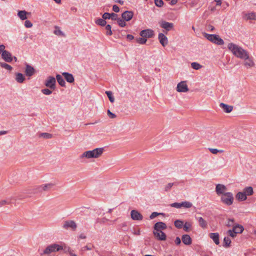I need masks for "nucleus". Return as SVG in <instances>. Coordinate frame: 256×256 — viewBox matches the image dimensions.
Returning <instances> with one entry per match:
<instances>
[{"instance_id":"1","label":"nucleus","mask_w":256,"mask_h":256,"mask_svg":"<svg viewBox=\"0 0 256 256\" xmlns=\"http://www.w3.org/2000/svg\"><path fill=\"white\" fill-rule=\"evenodd\" d=\"M228 48L234 56L238 58L242 59L248 58V52L238 45L234 43H229Z\"/></svg>"},{"instance_id":"2","label":"nucleus","mask_w":256,"mask_h":256,"mask_svg":"<svg viewBox=\"0 0 256 256\" xmlns=\"http://www.w3.org/2000/svg\"><path fill=\"white\" fill-rule=\"evenodd\" d=\"M104 148H96L92 150H88L84 152L80 156L81 158H99L104 152Z\"/></svg>"},{"instance_id":"3","label":"nucleus","mask_w":256,"mask_h":256,"mask_svg":"<svg viewBox=\"0 0 256 256\" xmlns=\"http://www.w3.org/2000/svg\"><path fill=\"white\" fill-rule=\"evenodd\" d=\"M63 249L62 246L56 244H53L48 246L43 251L42 254L48 255L52 252H58Z\"/></svg>"},{"instance_id":"4","label":"nucleus","mask_w":256,"mask_h":256,"mask_svg":"<svg viewBox=\"0 0 256 256\" xmlns=\"http://www.w3.org/2000/svg\"><path fill=\"white\" fill-rule=\"evenodd\" d=\"M204 36L208 40L218 45H222L224 42L218 35L204 34Z\"/></svg>"},{"instance_id":"5","label":"nucleus","mask_w":256,"mask_h":256,"mask_svg":"<svg viewBox=\"0 0 256 256\" xmlns=\"http://www.w3.org/2000/svg\"><path fill=\"white\" fill-rule=\"evenodd\" d=\"M234 199L233 194L230 192L224 194L220 198L222 202L227 206L232 205L234 202Z\"/></svg>"},{"instance_id":"6","label":"nucleus","mask_w":256,"mask_h":256,"mask_svg":"<svg viewBox=\"0 0 256 256\" xmlns=\"http://www.w3.org/2000/svg\"><path fill=\"white\" fill-rule=\"evenodd\" d=\"M160 26L164 29L166 31V34L167 32L172 30L174 28V24L172 22H167L165 20H162L159 22Z\"/></svg>"},{"instance_id":"7","label":"nucleus","mask_w":256,"mask_h":256,"mask_svg":"<svg viewBox=\"0 0 256 256\" xmlns=\"http://www.w3.org/2000/svg\"><path fill=\"white\" fill-rule=\"evenodd\" d=\"M56 182H50L48 184L41 185L38 188V190L39 192L42 191H48L51 190L55 185Z\"/></svg>"},{"instance_id":"8","label":"nucleus","mask_w":256,"mask_h":256,"mask_svg":"<svg viewBox=\"0 0 256 256\" xmlns=\"http://www.w3.org/2000/svg\"><path fill=\"white\" fill-rule=\"evenodd\" d=\"M56 78L53 76H48L44 84L46 87L54 90L56 88Z\"/></svg>"},{"instance_id":"9","label":"nucleus","mask_w":256,"mask_h":256,"mask_svg":"<svg viewBox=\"0 0 256 256\" xmlns=\"http://www.w3.org/2000/svg\"><path fill=\"white\" fill-rule=\"evenodd\" d=\"M142 37L145 38H152L154 36V31L151 29H146L142 30L140 34Z\"/></svg>"},{"instance_id":"10","label":"nucleus","mask_w":256,"mask_h":256,"mask_svg":"<svg viewBox=\"0 0 256 256\" xmlns=\"http://www.w3.org/2000/svg\"><path fill=\"white\" fill-rule=\"evenodd\" d=\"M176 90L178 92H186L188 91L187 84L184 81H182L177 84Z\"/></svg>"},{"instance_id":"11","label":"nucleus","mask_w":256,"mask_h":256,"mask_svg":"<svg viewBox=\"0 0 256 256\" xmlns=\"http://www.w3.org/2000/svg\"><path fill=\"white\" fill-rule=\"evenodd\" d=\"M24 72L26 76L30 77L35 74L36 70L34 67L28 64H26Z\"/></svg>"},{"instance_id":"12","label":"nucleus","mask_w":256,"mask_h":256,"mask_svg":"<svg viewBox=\"0 0 256 256\" xmlns=\"http://www.w3.org/2000/svg\"><path fill=\"white\" fill-rule=\"evenodd\" d=\"M131 218L134 220H141L143 218L142 214L136 210H132L130 212Z\"/></svg>"},{"instance_id":"13","label":"nucleus","mask_w":256,"mask_h":256,"mask_svg":"<svg viewBox=\"0 0 256 256\" xmlns=\"http://www.w3.org/2000/svg\"><path fill=\"white\" fill-rule=\"evenodd\" d=\"M167 228V226L166 224L163 222H156L154 226V228L155 232H159L162 231V230H164Z\"/></svg>"},{"instance_id":"14","label":"nucleus","mask_w":256,"mask_h":256,"mask_svg":"<svg viewBox=\"0 0 256 256\" xmlns=\"http://www.w3.org/2000/svg\"><path fill=\"white\" fill-rule=\"evenodd\" d=\"M76 224L74 220L66 221L63 225V228L65 229L70 228L72 230H76Z\"/></svg>"},{"instance_id":"15","label":"nucleus","mask_w":256,"mask_h":256,"mask_svg":"<svg viewBox=\"0 0 256 256\" xmlns=\"http://www.w3.org/2000/svg\"><path fill=\"white\" fill-rule=\"evenodd\" d=\"M226 188L225 186L222 184H218L216 187V192L218 196L222 195L226 193Z\"/></svg>"},{"instance_id":"16","label":"nucleus","mask_w":256,"mask_h":256,"mask_svg":"<svg viewBox=\"0 0 256 256\" xmlns=\"http://www.w3.org/2000/svg\"><path fill=\"white\" fill-rule=\"evenodd\" d=\"M2 58L6 62H10L12 60L13 57L12 54L8 51L3 52L1 54Z\"/></svg>"},{"instance_id":"17","label":"nucleus","mask_w":256,"mask_h":256,"mask_svg":"<svg viewBox=\"0 0 256 256\" xmlns=\"http://www.w3.org/2000/svg\"><path fill=\"white\" fill-rule=\"evenodd\" d=\"M153 234L156 238L160 240H166V236L162 231L155 232L153 231Z\"/></svg>"},{"instance_id":"18","label":"nucleus","mask_w":256,"mask_h":256,"mask_svg":"<svg viewBox=\"0 0 256 256\" xmlns=\"http://www.w3.org/2000/svg\"><path fill=\"white\" fill-rule=\"evenodd\" d=\"M158 39L160 41V42L163 46H165L168 44V38L164 35V34L159 33L158 35Z\"/></svg>"},{"instance_id":"19","label":"nucleus","mask_w":256,"mask_h":256,"mask_svg":"<svg viewBox=\"0 0 256 256\" xmlns=\"http://www.w3.org/2000/svg\"><path fill=\"white\" fill-rule=\"evenodd\" d=\"M134 16V12L132 11L126 10L122 14V18L126 21L130 20Z\"/></svg>"},{"instance_id":"20","label":"nucleus","mask_w":256,"mask_h":256,"mask_svg":"<svg viewBox=\"0 0 256 256\" xmlns=\"http://www.w3.org/2000/svg\"><path fill=\"white\" fill-rule=\"evenodd\" d=\"M182 240L186 245H190L192 243V240L188 234H183L182 236Z\"/></svg>"},{"instance_id":"21","label":"nucleus","mask_w":256,"mask_h":256,"mask_svg":"<svg viewBox=\"0 0 256 256\" xmlns=\"http://www.w3.org/2000/svg\"><path fill=\"white\" fill-rule=\"evenodd\" d=\"M62 74L68 82L72 83L74 82V77L72 74L68 72H64Z\"/></svg>"},{"instance_id":"22","label":"nucleus","mask_w":256,"mask_h":256,"mask_svg":"<svg viewBox=\"0 0 256 256\" xmlns=\"http://www.w3.org/2000/svg\"><path fill=\"white\" fill-rule=\"evenodd\" d=\"M220 106L226 113L230 112L233 110L232 106H228L224 103H220Z\"/></svg>"},{"instance_id":"23","label":"nucleus","mask_w":256,"mask_h":256,"mask_svg":"<svg viewBox=\"0 0 256 256\" xmlns=\"http://www.w3.org/2000/svg\"><path fill=\"white\" fill-rule=\"evenodd\" d=\"M198 222L200 226L202 228H206L208 226L207 222L202 217H196Z\"/></svg>"},{"instance_id":"24","label":"nucleus","mask_w":256,"mask_h":256,"mask_svg":"<svg viewBox=\"0 0 256 256\" xmlns=\"http://www.w3.org/2000/svg\"><path fill=\"white\" fill-rule=\"evenodd\" d=\"M234 231L236 232V234H242L244 230V226L240 224H236L234 226V228H232Z\"/></svg>"},{"instance_id":"25","label":"nucleus","mask_w":256,"mask_h":256,"mask_svg":"<svg viewBox=\"0 0 256 256\" xmlns=\"http://www.w3.org/2000/svg\"><path fill=\"white\" fill-rule=\"evenodd\" d=\"M209 236L216 244H220L219 234L218 233H210Z\"/></svg>"},{"instance_id":"26","label":"nucleus","mask_w":256,"mask_h":256,"mask_svg":"<svg viewBox=\"0 0 256 256\" xmlns=\"http://www.w3.org/2000/svg\"><path fill=\"white\" fill-rule=\"evenodd\" d=\"M26 78L22 73H16V80L18 83H22Z\"/></svg>"},{"instance_id":"27","label":"nucleus","mask_w":256,"mask_h":256,"mask_svg":"<svg viewBox=\"0 0 256 256\" xmlns=\"http://www.w3.org/2000/svg\"><path fill=\"white\" fill-rule=\"evenodd\" d=\"M242 192L247 196L252 195L254 193L253 188L252 186H248L245 188Z\"/></svg>"},{"instance_id":"28","label":"nucleus","mask_w":256,"mask_h":256,"mask_svg":"<svg viewBox=\"0 0 256 256\" xmlns=\"http://www.w3.org/2000/svg\"><path fill=\"white\" fill-rule=\"evenodd\" d=\"M236 197L239 201H244L247 198V196L242 192H238Z\"/></svg>"},{"instance_id":"29","label":"nucleus","mask_w":256,"mask_h":256,"mask_svg":"<svg viewBox=\"0 0 256 256\" xmlns=\"http://www.w3.org/2000/svg\"><path fill=\"white\" fill-rule=\"evenodd\" d=\"M28 12L26 10H20L18 12V16L21 20H25L27 18L26 15Z\"/></svg>"},{"instance_id":"30","label":"nucleus","mask_w":256,"mask_h":256,"mask_svg":"<svg viewBox=\"0 0 256 256\" xmlns=\"http://www.w3.org/2000/svg\"><path fill=\"white\" fill-rule=\"evenodd\" d=\"M56 80L60 86H65L66 82L62 76L59 74L56 76Z\"/></svg>"},{"instance_id":"31","label":"nucleus","mask_w":256,"mask_h":256,"mask_svg":"<svg viewBox=\"0 0 256 256\" xmlns=\"http://www.w3.org/2000/svg\"><path fill=\"white\" fill-rule=\"evenodd\" d=\"M244 18L246 20H256V14L254 12L246 14L244 16Z\"/></svg>"},{"instance_id":"32","label":"nucleus","mask_w":256,"mask_h":256,"mask_svg":"<svg viewBox=\"0 0 256 256\" xmlns=\"http://www.w3.org/2000/svg\"><path fill=\"white\" fill-rule=\"evenodd\" d=\"M12 198H8L6 200H0V207L6 204H10L12 203Z\"/></svg>"},{"instance_id":"33","label":"nucleus","mask_w":256,"mask_h":256,"mask_svg":"<svg viewBox=\"0 0 256 256\" xmlns=\"http://www.w3.org/2000/svg\"><path fill=\"white\" fill-rule=\"evenodd\" d=\"M245 60L244 64L246 66H254V63L253 61L251 60L250 58H249V56L248 55V58H242Z\"/></svg>"},{"instance_id":"34","label":"nucleus","mask_w":256,"mask_h":256,"mask_svg":"<svg viewBox=\"0 0 256 256\" xmlns=\"http://www.w3.org/2000/svg\"><path fill=\"white\" fill-rule=\"evenodd\" d=\"M174 226L178 228H182L184 225V222L180 220H177L174 222Z\"/></svg>"},{"instance_id":"35","label":"nucleus","mask_w":256,"mask_h":256,"mask_svg":"<svg viewBox=\"0 0 256 256\" xmlns=\"http://www.w3.org/2000/svg\"><path fill=\"white\" fill-rule=\"evenodd\" d=\"M231 240L228 236L225 237L224 239V246L226 248L229 247L230 246Z\"/></svg>"},{"instance_id":"36","label":"nucleus","mask_w":256,"mask_h":256,"mask_svg":"<svg viewBox=\"0 0 256 256\" xmlns=\"http://www.w3.org/2000/svg\"><path fill=\"white\" fill-rule=\"evenodd\" d=\"M96 24L100 26H104L106 25V20H104L103 18H98L96 20L95 22Z\"/></svg>"},{"instance_id":"37","label":"nucleus","mask_w":256,"mask_h":256,"mask_svg":"<svg viewBox=\"0 0 256 256\" xmlns=\"http://www.w3.org/2000/svg\"><path fill=\"white\" fill-rule=\"evenodd\" d=\"M192 206V203L190 202L185 201V202H180L181 208L184 207L185 208H190Z\"/></svg>"},{"instance_id":"38","label":"nucleus","mask_w":256,"mask_h":256,"mask_svg":"<svg viewBox=\"0 0 256 256\" xmlns=\"http://www.w3.org/2000/svg\"><path fill=\"white\" fill-rule=\"evenodd\" d=\"M54 34L57 36H65V34L64 32L60 29L58 26L55 27V30L54 31Z\"/></svg>"},{"instance_id":"39","label":"nucleus","mask_w":256,"mask_h":256,"mask_svg":"<svg viewBox=\"0 0 256 256\" xmlns=\"http://www.w3.org/2000/svg\"><path fill=\"white\" fill-rule=\"evenodd\" d=\"M192 226V224L190 222H186L183 225V228L185 232H188L190 231V228Z\"/></svg>"},{"instance_id":"40","label":"nucleus","mask_w":256,"mask_h":256,"mask_svg":"<svg viewBox=\"0 0 256 256\" xmlns=\"http://www.w3.org/2000/svg\"><path fill=\"white\" fill-rule=\"evenodd\" d=\"M236 224L234 223V218H228V222L226 224V226L228 227H232L234 228V226Z\"/></svg>"},{"instance_id":"41","label":"nucleus","mask_w":256,"mask_h":256,"mask_svg":"<svg viewBox=\"0 0 256 256\" xmlns=\"http://www.w3.org/2000/svg\"><path fill=\"white\" fill-rule=\"evenodd\" d=\"M0 66L2 68H4L9 70H12V68L11 66H10L6 63H4V62H0Z\"/></svg>"},{"instance_id":"42","label":"nucleus","mask_w":256,"mask_h":256,"mask_svg":"<svg viewBox=\"0 0 256 256\" xmlns=\"http://www.w3.org/2000/svg\"><path fill=\"white\" fill-rule=\"evenodd\" d=\"M106 94L108 98L110 101L111 102H114V98L112 96V93L111 91H106Z\"/></svg>"},{"instance_id":"43","label":"nucleus","mask_w":256,"mask_h":256,"mask_svg":"<svg viewBox=\"0 0 256 256\" xmlns=\"http://www.w3.org/2000/svg\"><path fill=\"white\" fill-rule=\"evenodd\" d=\"M191 66L192 68L196 70H200L202 67V65H200V64L196 62H192L191 64Z\"/></svg>"},{"instance_id":"44","label":"nucleus","mask_w":256,"mask_h":256,"mask_svg":"<svg viewBox=\"0 0 256 256\" xmlns=\"http://www.w3.org/2000/svg\"><path fill=\"white\" fill-rule=\"evenodd\" d=\"M126 20H124V19H121L120 18H118L117 20V22L118 24L123 28L124 27L126 26Z\"/></svg>"},{"instance_id":"45","label":"nucleus","mask_w":256,"mask_h":256,"mask_svg":"<svg viewBox=\"0 0 256 256\" xmlns=\"http://www.w3.org/2000/svg\"><path fill=\"white\" fill-rule=\"evenodd\" d=\"M112 27L110 24H107L106 26V34L107 36H111L112 34Z\"/></svg>"},{"instance_id":"46","label":"nucleus","mask_w":256,"mask_h":256,"mask_svg":"<svg viewBox=\"0 0 256 256\" xmlns=\"http://www.w3.org/2000/svg\"><path fill=\"white\" fill-rule=\"evenodd\" d=\"M208 150L213 154H216L218 152L222 153L224 152L222 150H218L213 148H209Z\"/></svg>"},{"instance_id":"47","label":"nucleus","mask_w":256,"mask_h":256,"mask_svg":"<svg viewBox=\"0 0 256 256\" xmlns=\"http://www.w3.org/2000/svg\"><path fill=\"white\" fill-rule=\"evenodd\" d=\"M136 41L140 44H144L147 41V40L145 38H138L136 39Z\"/></svg>"},{"instance_id":"48","label":"nucleus","mask_w":256,"mask_h":256,"mask_svg":"<svg viewBox=\"0 0 256 256\" xmlns=\"http://www.w3.org/2000/svg\"><path fill=\"white\" fill-rule=\"evenodd\" d=\"M227 234L232 237V238H235L236 236V232L234 231V230L232 229V230H229L227 231Z\"/></svg>"},{"instance_id":"49","label":"nucleus","mask_w":256,"mask_h":256,"mask_svg":"<svg viewBox=\"0 0 256 256\" xmlns=\"http://www.w3.org/2000/svg\"><path fill=\"white\" fill-rule=\"evenodd\" d=\"M40 136L45 138H52V134H50L44 132L40 134Z\"/></svg>"},{"instance_id":"50","label":"nucleus","mask_w":256,"mask_h":256,"mask_svg":"<svg viewBox=\"0 0 256 256\" xmlns=\"http://www.w3.org/2000/svg\"><path fill=\"white\" fill-rule=\"evenodd\" d=\"M176 182H170L168 183L165 187V190L168 191L170 190V188L174 186V185H176Z\"/></svg>"},{"instance_id":"51","label":"nucleus","mask_w":256,"mask_h":256,"mask_svg":"<svg viewBox=\"0 0 256 256\" xmlns=\"http://www.w3.org/2000/svg\"><path fill=\"white\" fill-rule=\"evenodd\" d=\"M42 92L43 94L46 95H50L52 93V91L48 88L42 89Z\"/></svg>"},{"instance_id":"52","label":"nucleus","mask_w":256,"mask_h":256,"mask_svg":"<svg viewBox=\"0 0 256 256\" xmlns=\"http://www.w3.org/2000/svg\"><path fill=\"white\" fill-rule=\"evenodd\" d=\"M119 226L121 230L124 231H126L127 230V224L126 222H124L122 223V224L119 225Z\"/></svg>"},{"instance_id":"53","label":"nucleus","mask_w":256,"mask_h":256,"mask_svg":"<svg viewBox=\"0 0 256 256\" xmlns=\"http://www.w3.org/2000/svg\"><path fill=\"white\" fill-rule=\"evenodd\" d=\"M155 4L158 7H161L164 4L162 0H154Z\"/></svg>"},{"instance_id":"54","label":"nucleus","mask_w":256,"mask_h":256,"mask_svg":"<svg viewBox=\"0 0 256 256\" xmlns=\"http://www.w3.org/2000/svg\"><path fill=\"white\" fill-rule=\"evenodd\" d=\"M108 220H109L108 219H107L106 218H102L100 220V218H97V220H96V222L102 223V224H104V223H106V222H107Z\"/></svg>"},{"instance_id":"55","label":"nucleus","mask_w":256,"mask_h":256,"mask_svg":"<svg viewBox=\"0 0 256 256\" xmlns=\"http://www.w3.org/2000/svg\"><path fill=\"white\" fill-rule=\"evenodd\" d=\"M24 26L26 28H30L32 27V22L30 20H26L24 22Z\"/></svg>"},{"instance_id":"56","label":"nucleus","mask_w":256,"mask_h":256,"mask_svg":"<svg viewBox=\"0 0 256 256\" xmlns=\"http://www.w3.org/2000/svg\"><path fill=\"white\" fill-rule=\"evenodd\" d=\"M162 213H158L157 212H153L150 216V219H153L158 215L162 214Z\"/></svg>"},{"instance_id":"57","label":"nucleus","mask_w":256,"mask_h":256,"mask_svg":"<svg viewBox=\"0 0 256 256\" xmlns=\"http://www.w3.org/2000/svg\"><path fill=\"white\" fill-rule=\"evenodd\" d=\"M102 18L104 20L110 18V14L108 12H105L102 14Z\"/></svg>"},{"instance_id":"58","label":"nucleus","mask_w":256,"mask_h":256,"mask_svg":"<svg viewBox=\"0 0 256 256\" xmlns=\"http://www.w3.org/2000/svg\"><path fill=\"white\" fill-rule=\"evenodd\" d=\"M108 115L111 118H114L116 116L112 112L109 110H108Z\"/></svg>"},{"instance_id":"59","label":"nucleus","mask_w":256,"mask_h":256,"mask_svg":"<svg viewBox=\"0 0 256 256\" xmlns=\"http://www.w3.org/2000/svg\"><path fill=\"white\" fill-rule=\"evenodd\" d=\"M171 206L176 208H181L180 203H178V202L173 203V204H171Z\"/></svg>"},{"instance_id":"60","label":"nucleus","mask_w":256,"mask_h":256,"mask_svg":"<svg viewBox=\"0 0 256 256\" xmlns=\"http://www.w3.org/2000/svg\"><path fill=\"white\" fill-rule=\"evenodd\" d=\"M110 18H112V20H118V14L114 13H112L110 14Z\"/></svg>"},{"instance_id":"61","label":"nucleus","mask_w":256,"mask_h":256,"mask_svg":"<svg viewBox=\"0 0 256 256\" xmlns=\"http://www.w3.org/2000/svg\"><path fill=\"white\" fill-rule=\"evenodd\" d=\"M5 46L4 44L0 45V54H1L3 52L6 51L5 50Z\"/></svg>"},{"instance_id":"62","label":"nucleus","mask_w":256,"mask_h":256,"mask_svg":"<svg viewBox=\"0 0 256 256\" xmlns=\"http://www.w3.org/2000/svg\"><path fill=\"white\" fill-rule=\"evenodd\" d=\"M112 10L116 12H118L120 11V8L117 5H114Z\"/></svg>"},{"instance_id":"63","label":"nucleus","mask_w":256,"mask_h":256,"mask_svg":"<svg viewBox=\"0 0 256 256\" xmlns=\"http://www.w3.org/2000/svg\"><path fill=\"white\" fill-rule=\"evenodd\" d=\"M63 249L65 252H70L72 250L70 249V248L68 246H65V244H64V246H63Z\"/></svg>"},{"instance_id":"64","label":"nucleus","mask_w":256,"mask_h":256,"mask_svg":"<svg viewBox=\"0 0 256 256\" xmlns=\"http://www.w3.org/2000/svg\"><path fill=\"white\" fill-rule=\"evenodd\" d=\"M174 242L176 245H179L181 244V240L179 237H176Z\"/></svg>"}]
</instances>
